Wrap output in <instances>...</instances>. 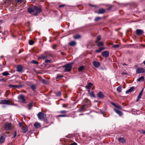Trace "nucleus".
I'll use <instances>...</instances> for the list:
<instances>
[{
  "label": "nucleus",
  "mask_w": 145,
  "mask_h": 145,
  "mask_svg": "<svg viewBox=\"0 0 145 145\" xmlns=\"http://www.w3.org/2000/svg\"><path fill=\"white\" fill-rule=\"evenodd\" d=\"M27 10L29 13H31L34 12L33 15L37 16L38 13L41 12L42 8L40 6H35L33 7H28L27 8Z\"/></svg>",
  "instance_id": "1"
},
{
  "label": "nucleus",
  "mask_w": 145,
  "mask_h": 145,
  "mask_svg": "<svg viewBox=\"0 0 145 145\" xmlns=\"http://www.w3.org/2000/svg\"><path fill=\"white\" fill-rule=\"evenodd\" d=\"M72 63L67 64L63 66V67L65 68L64 71L70 72L71 71L72 68Z\"/></svg>",
  "instance_id": "2"
},
{
  "label": "nucleus",
  "mask_w": 145,
  "mask_h": 145,
  "mask_svg": "<svg viewBox=\"0 0 145 145\" xmlns=\"http://www.w3.org/2000/svg\"><path fill=\"white\" fill-rule=\"evenodd\" d=\"M37 116L39 120L43 121L45 120V116L43 113L41 112H39L37 114Z\"/></svg>",
  "instance_id": "3"
},
{
  "label": "nucleus",
  "mask_w": 145,
  "mask_h": 145,
  "mask_svg": "<svg viewBox=\"0 0 145 145\" xmlns=\"http://www.w3.org/2000/svg\"><path fill=\"white\" fill-rule=\"evenodd\" d=\"M5 129L7 131H10L12 128V125L10 123L6 122L4 125Z\"/></svg>",
  "instance_id": "4"
},
{
  "label": "nucleus",
  "mask_w": 145,
  "mask_h": 145,
  "mask_svg": "<svg viewBox=\"0 0 145 145\" xmlns=\"http://www.w3.org/2000/svg\"><path fill=\"white\" fill-rule=\"evenodd\" d=\"M0 104L10 105V102L9 100H1L0 101Z\"/></svg>",
  "instance_id": "5"
},
{
  "label": "nucleus",
  "mask_w": 145,
  "mask_h": 145,
  "mask_svg": "<svg viewBox=\"0 0 145 145\" xmlns=\"http://www.w3.org/2000/svg\"><path fill=\"white\" fill-rule=\"evenodd\" d=\"M105 9L103 8H101L99 9L97 11H95V12L98 14H103L105 13Z\"/></svg>",
  "instance_id": "6"
},
{
  "label": "nucleus",
  "mask_w": 145,
  "mask_h": 145,
  "mask_svg": "<svg viewBox=\"0 0 145 145\" xmlns=\"http://www.w3.org/2000/svg\"><path fill=\"white\" fill-rule=\"evenodd\" d=\"M144 33L143 31L140 29H137L136 31V34L138 36L142 35Z\"/></svg>",
  "instance_id": "7"
},
{
  "label": "nucleus",
  "mask_w": 145,
  "mask_h": 145,
  "mask_svg": "<svg viewBox=\"0 0 145 145\" xmlns=\"http://www.w3.org/2000/svg\"><path fill=\"white\" fill-rule=\"evenodd\" d=\"M18 99L19 100H20L21 102L23 103H24L25 102V100L24 98V96L22 95H20L18 97Z\"/></svg>",
  "instance_id": "8"
},
{
  "label": "nucleus",
  "mask_w": 145,
  "mask_h": 145,
  "mask_svg": "<svg viewBox=\"0 0 145 145\" xmlns=\"http://www.w3.org/2000/svg\"><path fill=\"white\" fill-rule=\"evenodd\" d=\"M101 55L103 57L106 58L109 56V53L108 51H105L102 53Z\"/></svg>",
  "instance_id": "9"
},
{
  "label": "nucleus",
  "mask_w": 145,
  "mask_h": 145,
  "mask_svg": "<svg viewBox=\"0 0 145 145\" xmlns=\"http://www.w3.org/2000/svg\"><path fill=\"white\" fill-rule=\"evenodd\" d=\"M144 72V70L142 68H138L136 70V73L138 74H139L140 73H143Z\"/></svg>",
  "instance_id": "10"
},
{
  "label": "nucleus",
  "mask_w": 145,
  "mask_h": 145,
  "mask_svg": "<svg viewBox=\"0 0 145 145\" xmlns=\"http://www.w3.org/2000/svg\"><path fill=\"white\" fill-rule=\"evenodd\" d=\"M97 96L100 98H103L104 97V95L101 91H99L97 94Z\"/></svg>",
  "instance_id": "11"
},
{
  "label": "nucleus",
  "mask_w": 145,
  "mask_h": 145,
  "mask_svg": "<svg viewBox=\"0 0 145 145\" xmlns=\"http://www.w3.org/2000/svg\"><path fill=\"white\" fill-rule=\"evenodd\" d=\"M93 66L96 68L100 66V63L95 61H93Z\"/></svg>",
  "instance_id": "12"
},
{
  "label": "nucleus",
  "mask_w": 145,
  "mask_h": 145,
  "mask_svg": "<svg viewBox=\"0 0 145 145\" xmlns=\"http://www.w3.org/2000/svg\"><path fill=\"white\" fill-rule=\"evenodd\" d=\"M114 110L115 112L118 114L120 116H121L122 115L123 113L121 111L116 108H114Z\"/></svg>",
  "instance_id": "13"
},
{
  "label": "nucleus",
  "mask_w": 145,
  "mask_h": 145,
  "mask_svg": "<svg viewBox=\"0 0 145 145\" xmlns=\"http://www.w3.org/2000/svg\"><path fill=\"white\" fill-rule=\"evenodd\" d=\"M135 89V87L134 86L131 87L129 89L127 90L126 92V93L127 94L129 93V92H131L133 90H134Z\"/></svg>",
  "instance_id": "14"
},
{
  "label": "nucleus",
  "mask_w": 145,
  "mask_h": 145,
  "mask_svg": "<svg viewBox=\"0 0 145 145\" xmlns=\"http://www.w3.org/2000/svg\"><path fill=\"white\" fill-rule=\"evenodd\" d=\"M22 67L21 65H19L17 67V71L18 72H20L22 70Z\"/></svg>",
  "instance_id": "15"
},
{
  "label": "nucleus",
  "mask_w": 145,
  "mask_h": 145,
  "mask_svg": "<svg viewBox=\"0 0 145 145\" xmlns=\"http://www.w3.org/2000/svg\"><path fill=\"white\" fill-rule=\"evenodd\" d=\"M49 56H51V55H44L42 54L41 55V57L42 59H44L48 58Z\"/></svg>",
  "instance_id": "16"
},
{
  "label": "nucleus",
  "mask_w": 145,
  "mask_h": 145,
  "mask_svg": "<svg viewBox=\"0 0 145 145\" xmlns=\"http://www.w3.org/2000/svg\"><path fill=\"white\" fill-rule=\"evenodd\" d=\"M118 140L120 142L122 143H125L126 142L125 140L123 138H119L118 139Z\"/></svg>",
  "instance_id": "17"
},
{
  "label": "nucleus",
  "mask_w": 145,
  "mask_h": 145,
  "mask_svg": "<svg viewBox=\"0 0 145 145\" xmlns=\"http://www.w3.org/2000/svg\"><path fill=\"white\" fill-rule=\"evenodd\" d=\"M5 140V138L3 136H1L0 137V143H3Z\"/></svg>",
  "instance_id": "18"
},
{
  "label": "nucleus",
  "mask_w": 145,
  "mask_h": 145,
  "mask_svg": "<svg viewBox=\"0 0 145 145\" xmlns=\"http://www.w3.org/2000/svg\"><path fill=\"white\" fill-rule=\"evenodd\" d=\"M22 132L24 133H25L27 131L28 129L27 127H24V126H22Z\"/></svg>",
  "instance_id": "19"
},
{
  "label": "nucleus",
  "mask_w": 145,
  "mask_h": 145,
  "mask_svg": "<svg viewBox=\"0 0 145 145\" xmlns=\"http://www.w3.org/2000/svg\"><path fill=\"white\" fill-rule=\"evenodd\" d=\"M34 125L35 127L37 129L39 128L40 126V123L37 122L35 123L34 124Z\"/></svg>",
  "instance_id": "20"
},
{
  "label": "nucleus",
  "mask_w": 145,
  "mask_h": 145,
  "mask_svg": "<svg viewBox=\"0 0 145 145\" xmlns=\"http://www.w3.org/2000/svg\"><path fill=\"white\" fill-rule=\"evenodd\" d=\"M105 49V48L104 47H101L99 48L98 49L95 50V52L96 53H100L101 51Z\"/></svg>",
  "instance_id": "21"
},
{
  "label": "nucleus",
  "mask_w": 145,
  "mask_h": 145,
  "mask_svg": "<svg viewBox=\"0 0 145 145\" xmlns=\"http://www.w3.org/2000/svg\"><path fill=\"white\" fill-rule=\"evenodd\" d=\"M76 44L75 41H71L69 43V45L70 46H73L75 45Z\"/></svg>",
  "instance_id": "22"
},
{
  "label": "nucleus",
  "mask_w": 145,
  "mask_h": 145,
  "mask_svg": "<svg viewBox=\"0 0 145 145\" xmlns=\"http://www.w3.org/2000/svg\"><path fill=\"white\" fill-rule=\"evenodd\" d=\"M36 85L35 84H32L31 86V88L32 89V90L35 91V90L36 88Z\"/></svg>",
  "instance_id": "23"
},
{
  "label": "nucleus",
  "mask_w": 145,
  "mask_h": 145,
  "mask_svg": "<svg viewBox=\"0 0 145 145\" xmlns=\"http://www.w3.org/2000/svg\"><path fill=\"white\" fill-rule=\"evenodd\" d=\"M81 37V36L80 35L77 34L74 35L73 36V38L74 39H77L80 38Z\"/></svg>",
  "instance_id": "24"
},
{
  "label": "nucleus",
  "mask_w": 145,
  "mask_h": 145,
  "mask_svg": "<svg viewBox=\"0 0 145 145\" xmlns=\"http://www.w3.org/2000/svg\"><path fill=\"white\" fill-rule=\"evenodd\" d=\"M101 39V37L100 35H98L97 37V39L95 41V42L96 43H98L99 41Z\"/></svg>",
  "instance_id": "25"
},
{
  "label": "nucleus",
  "mask_w": 145,
  "mask_h": 145,
  "mask_svg": "<svg viewBox=\"0 0 145 145\" xmlns=\"http://www.w3.org/2000/svg\"><path fill=\"white\" fill-rule=\"evenodd\" d=\"M144 80V77L143 76H142L138 79L137 81L138 82L143 81Z\"/></svg>",
  "instance_id": "26"
},
{
  "label": "nucleus",
  "mask_w": 145,
  "mask_h": 145,
  "mask_svg": "<svg viewBox=\"0 0 145 145\" xmlns=\"http://www.w3.org/2000/svg\"><path fill=\"white\" fill-rule=\"evenodd\" d=\"M55 93L56 96L57 97L60 96L61 95V92L60 91H59L57 92H55Z\"/></svg>",
  "instance_id": "27"
},
{
  "label": "nucleus",
  "mask_w": 145,
  "mask_h": 145,
  "mask_svg": "<svg viewBox=\"0 0 145 145\" xmlns=\"http://www.w3.org/2000/svg\"><path fill=\"white\" fill-rule=\"evenodd\" d=\"M67 116L66 114L59 115L56 116V118H58L60 117H67Z\"/></svg>",
  "instance_id": "28"
},
{
  "label": "nucleus",
  "mask_w": 145,
  "mask_h": 145,
  "mask_svg": "<svg viewBox=\"0 0 145 145\" xmlns=\"http://www.w3.org/2000/svg\"><path fill=\"white\" fill-rule=\"evenodd\" d=\"M103 45V42H98L97 43V45L98 46V47H99L102 46Z\"/></svg>",
  "instance_id": "29"
},
{
  "label": "nucleus",
  "mask_w": 145,
  "mask_h": 145,
  "mask_svg": "<svg viewBox=\"0 0 145 145\" xmlns=\"http://www.w3.org/2000/svg\"><path fill=\"white\" fill-rule=\"evenodd\" d=\"M121 86H119L117 88V90L118 92L120 93L121 92Z\"/></svg>",
  "instance_id": "30"
},
{
  "label": "nucleus",
  "mask_w": 145,
  "mask_h": 145,
  "mask_svg": "<svg viewBox=\"0 0 145 145\" xmlns=\"http://www.w3.org/2000/svg\"><path fill=\"white\" fill-rule=\"evenodd\" d=\"M2 75L5 76H7L9 75V73L8 72H3L2 74Z\"/></svg>",
  "instance_id": "31"
},
{
  "label": "nucleus",
  "mask_w": 145,
  "mask_h": 145,
  "mask_svg": "<svg viewBox=\"0 0 145 145\" xmlns=\"http://www.w3.org/2000/svg\"><path fill=\"white\" fill-rule=\"evenodd\" d=\"M143 89H144L143 88L142 90H141V91L140 92V93H139V94H138V96L140 98H141V96L142 95L143 93Z\"/></svg>",
  "instance_id": "32"
},
{
  "label": "nucleus",
  "mask_w": 145,
  "mask_h": 145,
  "mask_svg": "<svg viewBox=\"0 0 145 145\" xmlns=\"http://www.w3.org/2000/svg\"><path fill=\"white\" fill-rule=\"evenodd\" d=\"M84 66H80L78 69V71L80 72L82 71L84 69Z\"/></svg>",
  "instance_id": "33"
},
{
  "label": "nucleus",
  "mask_w": 145,
  "mask_h": 145,
  "mask_svg": "<svg viewBox=\"0 0 145 145\" xmlns=\"http://www.w3.org/2000/svg\"><path fill=\"white\" fill-rule=\"evenodd\" d=\"M101 18L100 17H96L95 19L94 20L95 22H97L100 20H101Z\"/></svg>",
  "instance_id": "34"
},
{
  "label": "nucleus",
  "mask_w": 145,
  "mask_h": 145,
  "mask_svg": "<svg viewBox=\"0 0 145 145\" xmlns=\"http://www.w3.org/2000/svg\"><path fill=\"white\" fill-rule=\"evenodd\" d=\"M29 45H32L34 44V42L33 40H30L29 41Z\"/></svg>",
  "instance_id": "35"
},
{
  "label": "nucleus",
  "mask_w": 145,
  "mask_h": 145,
  "mask_svg": "<svg viewBox=\"0 0 145 145\" xmlns=\"http://www.w3.org/2000/svg\"><path fill=\"white\" fill-rule=\"evenodd\" d=\"M32 103H30L28 105V108L29 110H30L32 106Z\"/></svg>",
  "instance_id": "36"
},
{
  "label": "nucleus",
  "mask_w": 145,
  "mask_h": 145,
  "mask_svg": "<svg viewBox=\"0 0 145 145\" xmlns=\"http://www.w3.org/2000/svg\"><path fill=\"white\" fill-rule=\"evenodd\" d=\"M31 63L34 64L38 65V62L36 60H33L31 61Z\"/></svg>",
  "instance_id": "37"
},
{
  "label": "nucleus",
  "mask_w": 145,
  "mask_h": 145,
  "mask_svg": "<svg viewBox=\"0 0 145 145\" xmlns=\"http://www.w3.org/2000/svg\"><path fill=\"white\" fill-rule=\"evenodd\" d=\"M14 88H20L22 87L21 85H14Z\"/></svg>",
  "instance_id": "38"
},
{
  "label": "nucleus",
  "mask_w": 145,
  "mask_h": 145,
  "mask_svg": "<svg viewBox=\"0 0 145 145\" xmlns=\"http://www.w3.org/2000/svg\"><path fill=\"white\" fill-rule=\"evenodd\" d=\"M119 46L120 45L118 44L114 45L112 46V47L115 48H118L119 47Z\"/></svg>",
  "instance_id": "39"
},
{
  "label": "nucleus",
  "mask_w": 145,
  "mask_h": 145,
  "mask_svg": "<svg viewBox=\"0 0 145 145\" xmlns=\"http://www.w3.org/2000/svg\"><path fill=\"white\" fill-rule=\"evenodd\" d=\"M42 83L45 84H46L47 83V82L46 80L44 79H42Z\"/></svg>",
  "instance_id": "40"
},
{
  "label": "nucleus",
  "mask_w": 145,
  "mask_h": 145,
  "mask_svg": "<svg viewBox=\"0 0 145 145\" xmlns=\"http://www.w3.org/2000/svg\"><path fill=\"white\" fill-rule=\"evenodd\" d=\"M90 96L91 97H95V96L93 91L89 93Z\"/></svg>",
  "instance_id": "41"
},
{
  "label": "nucleus",
  "mask_w": 145,
  "mask_h": 145,
  "mask_svg": "<svg viewBox=\"0 0 145 145\" xmlns=\"http://www.w3.org/2000/svg\"><path fill=\"white\" fill-rule=\"evenodd\" d=\"M86 106V105H83L82 107H81L80 108V111L82 110H83L84 109L85 107Z\"/></svg>",
  "instance_id": "42"
},
{
  "label": "nucleus",
  "mask_w": 145,
  "mask_h": 145,
  "mask_svg": "<svg viewBox=\"0 0 145 145\" xmlns=\"http://www.w3.org/2000/svg\"><path fill=\"white\" fill-rule=\"evenodd\" d=\"M67 112V111L65 110H61L60 112V113L62 114H65Z\"/></svg>",
  "instance_id": "43"
},
{
  "label": "nucleus",
  "mask_w": 145,
  "mask_h": 145,
  "mask_svg": "<svg viewBox=\"0 0 145 145\" xmlns=\"http://www.w3.org/2000/svg\"><path fill=\"white\" fill-rule=\"evenodd\" d=\"M114 106L115 107H116V108H118V109H121V107L120 106H119V105H114Z\"/></svg>",
  "instance_id": "44"
},
{
  "label": "nucleus",
  "mask_w": 145,
  "mask_h": 145,
  "mask_svg": "<svg viewBox=\"0 0 145 145\" xmlns=\"http://www.w3.org/2000/svg\"><path fill=\"white\" fill-rule=\"evenodd\" d=\"M8 86L10 88H14V85L12 84H9Z\"/></svg>",
  "instance_id": "45"
},
{
  "label": "nucleus",
  "mask_w": 145,
  "mask_h": 145,
  "mask_svg": "<svg viewBox=\"0 0 145 145\" xmlns=\"http://www.w3.org/2000/svg\"><path fill=\"white\" fill-rule=\"evenodd\" d=\"M43 54L48 55H51V54H50V53L49 52H47V51L45 52Z\"/></svg>",
  "instance_id": "46"
},
{
  "label": "nucleus",
  "mask_w": 145,
  "mask_h": 145,
  "mask_svg": "<svg viewBox=\"0 0 145 145\" xmlns=\"http://www.w3.org/2000/svg\"><path fill=\"white\" fill-rule=\"evenodd\" d=\"M114 7V5H111L107 9V10H110L113 7Z\"/></svg>",
  "instance_id": "47"
},
{
  "label": "nucleus",
  "mask_w": 145,
  "mask_h": 145,
  "mask_svg": "<svg viewBox=\"0 0 145 145\" xmlns=\"http://www.w3.org/2000/svg\"><path fill=\"white\" fill-rule=\"evenodd\" d=\"M15 1L18 3H21L24 0H15Z\"/></svg>",
  "instance_id": "48"
},
{
  "label": "nucleus",
  "mask_w": 145,
  "mask_h": 145,
  "mask_svg": "<svg viewBox=\"0 0 145 145\" xmlns=\"http://www.w3.org/2000/svg\"><path fill=\"white\" fill-rule=\"evenodd\" d=\"M63 76L62 75H59V76H57L56 77V79H59V78H61Z\"/></svg>",
  "instance_id": "49"
},
{
  "label": "nucleus",
  "mask_w": 145,
  "mask_h": 145,
  "mask_svg": "<svg viewBox=\"0 0 145 145\" xmlns=\"http://www.w3.org/2000/svg\"><path fill=\"white\" fill-rule=\"evenodd\" d=\"M65 6V5H59V8H61L62 7H63Z\"/></svg>",
  "instance_id": "50"
},
{
  "label": "nucleus",
  "mask_w": 145,
  "mask_h": 145,
  "mask_svg": "<svg viewBox=\"0 0 145 145\" xmlns=\"http://www.w3.org/2000/svg\"><path fill=\"white\" fill-rule=\"evenodd\" d=\"M16 135H17V133H16V131H14V136H13L12 138H14L15 137H16Z\"/></svg>",
  "instance_id": "51"
},
{
  "label": "nucleus",
  "mask_w": 145,
  "mask_h": 145,
  "mask_svg": "<svg viewBox=\"0 0 145 145\" xmlns=\"http://www.w3.org/2000/svg\"><path fill=\"white\" fill-rule=\"evenodd\" d=\"M50 60L48 59H46L45 60V62L46 63H47L48 62H50Z\"/></svg>",
  "instance_id": "52"
},
{
  "label": "nucleus",
  "mask_w": 145,
  "mask_h": 145,
  "mask_svg": "<svg viewBox=\"0 0 145 145\" xmlns=\"http://www.w3.org/2000/svg\"><path fill=\"white\" fill-rule=\"evenodd\" d=\"M88 85L90 86H92L93 85V84L91 82H89L88 84Z\"/></svg>",
  "instance_id": "53"
},
{
  "label": "nucleus",
  "mask_w": 145,
  "mask_h": 145,
  "mask_svg": "<svg viewBox=\"0 0 145 145\" xmlns=\"http://www.w3.org/2000/svg\"><path fill=\"white\" fill-rule=\"evenodd\" d=\"M19 125L20 127H22V122H19Z\"/></svg>",
  "instance_id": "54"
},
{
  "label": "nucleus",
  "mask_w": 145,
  "mask_h": 145,
  "mask_svg": "<svg viewBox=\"0 0 145 145\" xmlns=\"http://www.w3.org/2000/svg\"><path fill=\"white\" fill-rule=\"evenodd\" d=\"M86 88L88 89H89L90 88L89 86H88V85H86Z\"/></svg>",
  "instance_id": "55"
},
{
  "label": "nucleus",
  "mask_w": 145,
  "mask_h": 145,
  "mask_svg": "<svg viewBox=\"0 0 145 145\" xmlns=\"http://www.w3.org/2000/svg\"><path fill=\"white\" fill-rule=\"evenodd\" d=\"M140 98L138 96L136 100V101H138Z\"/></svg>",
  "instance_id": "56"
},
{
  "label": "nucleus",
  "mask_w": 145,
  "mask_h": 145,
  "mask_svg": "<svg viewBox=\"0 0 145 145\" xmlns=\"http://www.w3.org/2000/svg\"><path fill=\"white\" fill-rule=\"evenodd\" d=\"M77 144V143L75 142H74V143L71 144V145H76Z\"/></svg>",
  "instance_id": "57"
},
{
  "label": "nucleus",
  "mask_w": 145,
  "mask_h": 145,
  "mask_svg": "<svg viewBox=\"0 0 145 145\" xmlns=\"http://www.w3.org/2000/svg\"><path fill=\"white\" fill-rule=\"evenodd\" d=\"M67 106L65 105V104H63L62 105V107H66Z\"/></svg>",
  "instance_id": "58"
},
{
  "label": "nucleus",
  "mask_w": 145,
  "mask_h": 145,
  "mask_svg": "<svg viewBox=\"0 0 145 145\" xmlns=\"http://www.w3.org/2000/svg\"><path fill=\"white\" fill-rule=\"evenodd\" d=\"M121 74L127 75L128 74L126 72H123L121 73Z\"/></svg>",
  "instance_id": "59"
},
{
  "label": "nucleus",
  "mask_w": 145,
  "mask_h": 145,
  "mask_svg": "<svg viewBox=\"0 0 145 145\" xmlns=\"http://www.w3.org/2000/svg\"><path fill=\"white\" fill-rule=\"evenodd\" d=\"M89 6H90L91 7H96L95 5H91V4H89Z\"/></svg>",
  "instance_id": "60"
},
{
  "label": "nucleus",
  "mask_w": 145,
  "mask_h": 145,
  "mask_svg": "<svg viewBox=\"0 0 145 145\" xmlns=\"http://www.w3.org/2000/svg\"><path fill=\"white\" fill-rule=\"evenodd\" d=\"M141 133L145 134V131H144L142 130L141 131Z\"/></svg>",
  "instance_id": "61"
},
{
  "label": "nucleus",
  "mask_w": 145,
  "mask_h": 145,
  "mask_svg": "<svg viewBox=\"0 0 145 145\" xmlns=\"http://www.w3.org/2000/svg\"><path fill=\"white\" fill-rule=\"evenodd\" d=\"M56 45H54L53 46H52V48L54 49H55V48L56 47Z\"/></svg>",
  "instance_id": "62"
},
{
  "label": "nucleus",
  "mask_w": 145,
  "mask_h": 145,
  "mask_svg": "<svg viewBox=\"0 0 145 145\" xmlns=\"http://www.w3.org/2000/svg\"><path fill=\"white\" fill-rule=\"evenodd\" d=\"M2 81V82L5 81V80L4 79H1L0 80V81Z\"/></svg>",
  "instance_id": "63"
},
{
  "label": "nucleus",
  "mask_w": 145,
  "mask_h": 145,
  "mask_svg": "<svg viewBox=\"0 0 145 145\" xmlns=\"http://www.w3.org/2000/svg\"><path fill=\"white\" fill-rule=\"evenodd\" d=\"M143 63L145 65V60L143 61Z\"/></svg>",
  "instance_id": "64"
}]
</instances>
